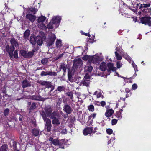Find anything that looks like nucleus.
<instances>
[{"label": "nucleus", "instance_id": "obj_1", "mask_svg": "<svg viewBox=\"0 0 151 151\" xmlns=\"http://www.w3.org/2000/svg\"><path fill=\"white\" fill-rule=\"evenodd\" d=\"M61 18L59 16H55L53 17L50 22L47 25L48 29H55L59 26Z\"/></svg>", "mask_w": 151, "mask_h": 151}, {"label": "nucleus", "instance_id": "obj_2", "mask_svg": "<svg viewBox=\"0 0 151 151\" xmlns=\"http://www.w3.org/2000/svg\"><path fill=\"white\" fill-rule=\"evenodd\" d=\"M51 110L50 108L48 109H45L46 114H42V117L44 121L46 122L45 125H51V121L50 120L46 118V116L47 117H50V114L51 113Z\"/></svg>", "mask_w": 151, "mask_h": 151}, {"label": "nucleus", "instance_id": "obj_3", "mask_svg": "<svg viewBox=\"0 0 151 151\" xmlns=\"http://www.w3.org/2000/svg\"><path fill=\"white\" fill-rule=\"evenodd\" d=\"M58 115L56 112H53L51 115V118L53 119L52 120V123L53 125H59L60 124V122L59 120Z\"/></svg>", "mask_w": 151, "mask_h": 151}, {"label": "nucleus", "instance_id": "obj_4", "mask_svg": "<svg viewBox=\"0 0 151 151\" xmlns=\"http://www.w3.org/2000/svg\"><path fill=\"white\" fill-rule=\"evenodd\" d=\"M140 21L143 24L147 25L149 26H151V19L150 17H142L140 18Z\"/></svg>", "mask_w": 151, "mask_h": 151}, {"label": "nucleus", "instance_id": "obj_5", "mask_svg": "<svg viewBox=\"0 0 151 151\" xmlns=\"http://www.w3.org/2000/svg\"><path fill=\"white\" fill-rule=\"evenodd\" d=\"M56 38L55 35L54 34H50L47 41V44L49 46H51L54 43Z\"/></svg>", "mask_w": 151, "mask_h": 151}, {"label": "nucleus", "instance_id": "obj_6", "mask_svg": "<svg viewBox=\"0 0 151 151\" xmlns=\"http://www.w3.org/2000/svg\"><path fill=\"white\" fill-rule=\"evenodd\" d=\"M82 61L81 59H76L74 60V68L75 67L77 68H80L82 65Z\"/></svg>", "mask_w": 151, "mask_h": 151}, {"label": "nucleus", "instance_id": "obj_7", "mask_svg": "<svg viewBox=\"0 0 151 151\" xmlns=\"http://www.w3.org/2000/svg\"><path fill=\"white\" fill-rule=\"evenodd\" d=\"M107 70L109 72L111 71H114L116 69V68L114 66V64L113 63H108L107 64Z\"/></svg>", "mask_w": 151, "mask_h": 151}, {"label": "nucleus", "instance_id": "obj_8", "mask_svg": "<svg viewBox=\"0 0 151 151\" xmlns=\"http://www.w3.org/2000/svg\"><path fill=\"white\" fill-rule=\"evenodd\" d=\"M65 143L64 140H62L59 141L57 139H55L53 140L52 143L55 145H59L60 146H62Z\"/></svg>", "mask_w": 151, "mask_h": 151}, {"label": "nucleus", "instance_id": "obj_9", "mask_svg": "<svg viewBox=\"0 0 151 151\" xmlns=\"http://www.w3.org/2000/svg\"><path fill=\"white\" fill-rule=\"evenodd\" d=\"M11 43L12 45V47L10 48V51H13L14 50V47H17L18 46V44L17 42L14 39H12L11 41ZM11 56V54H10V56Z\"/></svg>", "mask_w": 151, "mask_h": 151}, {"label": "nucleus", "instance_id": "obj_10", "mask_svg": "<svg viewBox=\"0 0 151 151\" xmlns=\"http://www.w3.org/2000/svg\"><path fill=\"white\" fill-rule=\"evenodd\" d=\"M92 130V128L86 127L83 130V133L84 135H87L88 134L91 133Z\"/></svg>", "mask_w": 151, "mask_h": 151}, {"label": "nucleus", "instance_id": "obj_11", "mask_svg": "<svg viewBox=\"0 0 151 151\" xmlns=\"http://www.w3.org/2000/svg\"><path fill=\"white\" fill-rule=\"evenodd\" d=\"M114 111L112 109H107L105 113V115L106 117H109L111 116L114 114Z\"/></svg>", "mask_w": 151, "mask_h": 151}, {"label": "nucleus", "instance_id": "obj_12", "mask_svg": "<svg viewBox=\"0 0 151 151\" xmlns=\"http://www.w3.org/2000/svg\"><path fill=\"white\" fill-rule=\"evenodd\" d=\"M99 57L96 55L91 56L90 58V61L93 63H97L98 61Z\"/></svg>", "mask_w": 151, "mask_h": 151}, {"label": "nucleus", "instance_id": "obj_13", "mask_svg": "<svg viewBox=\"0 0 151 151\" xmlns=\"http://www.w3.org/2000/svg\"><path fill=\"white\" fill-rule=\"evenodd\" d=\"M27 18L31 22H33L36 19V17L29 14H28L26 16Z\"/></svg>", "mask_w": 151, "mask_h": 151}, {"label": "nucleus", "instance_id": "obj_14", "mask_svg": "<svg viewBox=\"0 0 151 151\" xmlns=\"http://www.w3.org/2000/svg\"><path fill=\"white\" fill-rule=\"evenodd\" d=\"M63 109L64 111L68 114H70L72 112V109L71 108L67 105H65Z\"/></svg>", "mask_w": 151, "mask_h": 151}, {"label": "nucleus", "instance_id": "obj_15", "mask_svg": "<svg viewBox=\"0 0 151 151\" xmlns=\"http://www.w3.org/2000/svg\"><path fill=\"white\" fill-rule=\"evenodd\" d=\"M42 43V40L41 37L39 36L36 37V43L39 45H41Z\"/></svg>", "mask_w": 151, "mask_h": 151}, {"label": "nucleus", "instance_id": "obj_16", "mask_svg": "<svg viewBox=\"0 0 151 151\" xmlns=\"http://www.w3.org/2000/svg\"><path fill=\"white\" fill-rule=\"evenodd\" d=\"M46 19V17H45L43 16H41L38 18L37 19V22L38 23L40 22L43 23Z\"/></svg>", "mask_w": 151, "mask_h": 151}, {"label": "nucleus", "instance_id": "obj_17", "mask_svg": "<svg viewBox=\"0 0 151 151\" xmlns=\"http://www.w3.org/2000/svg\"><path fill=\"white\" fill-rule=\"evenodd\" d=\"M100 69L102 71H105L107 69V66L104 62H103L101 64Z\"/></svg>", "mask_w": 151, "mask_h": 151}, {"label": "nucleus", "instance_id": "obj_18", "mask_svg": "<svg viewBox=\"0 0 151 151\" xmlns=\"http://www.w3.org/2000/svg\"><path fill=\"white\" fill-rule=\"evenodd\" d=\"M38 27L41 29L46 30L47 29V27L43 23H40L38 24L37 25Z\"/></svg>", "mask_w": 151, "mask_h": 151}, {"label": "nucleus", "instance_id": "obj_19", "mask_svg": "<svg viewBox=\"0 0 151 151\" xmlns=\"http://www.w3.org/2000/svg\"><path fill=\"white\" fill-rule=\"evenodd\" d=\"M36 37H35L33 36H31L30 37V42L33 45L36 44Z\"/></svg>", "mask_w": 151, "mask_h": 151}, {"label": "nucleus", "instance_id": "obj_20", "mask_svg": "<svg viewBox=\"0 0 151 151\" xmlns=\"http://www.w3.org/2000/svg\"><path fill=\"white\" fill-rule=\"evenodd\" d=\"M6 145L4 144L1 146L0 148V151H8Z\"/></svg>", "mask_w": 151, "mask_h": 151}, {"label": "nucleus", "instance_id": "obj_21", "mask_svg": "<svg viewBox=\"0 0 151 151\" xmlns=\"http://www.w3.org/2000/svg\"><path fill=\"white\" fill-rule=\"evenodd\" d=\"M38 11V9H35V8H30L28 9V12L29 13L32 12L34 14H35V13Z\"/></svg>", "mask_w": 151, "mask_h": 151}, {"label": "nucleus", "instance_id": "obj_22", "mask_svg": "<svg viewBox=\"0 0 151 151\" xmlns=\"http://www.w3.org/2000/svg\"><path fill=\"white\" fill-rule=\"evenodd\" d=\"M56 45L57 47H60L62 45L61 40H57Z\"/></svg>", "mask_w": 151, "mask_h": 151}, {"label": "nucleus", "instance_id": "obj_23", "mask_svg": "<svg viewBox=\"0 0 151 151\" xmlns=\"http://www.w3.org/2000/svg\"><path fill=\"white\" fill-rule=\"evenodd\" d=\"M30 33V31L29 30H27L25 31L24 34V37L26 39L28 38Z\"/></svg>", "mask_w": 151, "mask_h": 151}, {"label": "nucleus", "instance_id": "obj_24", "mask_svg": "<svg viewBox=\"0 0 151 151\" xmlns=\"http://www.w3.org/2000/svg\"><path fill=\"white\" fill-rule=\"evenodd\" d=\"M74 71H70L69 69H68V78L70 81L71 78L73 73Z\"/></svg>", "mask_w": 151, "mask_h": 151}, {"label": "nucleus", "instance_id": "obj_25", "mask_svg": "<svg viewBox=\"0 0 151 151\" xmlns=\"http://www.w3.org/2000/svg\"><path fill=\"white\" fill-rule=\"evenodd\" d=\"M85 70L86 71H88L89 72H91L93 68L92 66L91 65L85 66Z\"/></svg>", "mask_w": 151, "mask_h": 151}, {"label": "nucleus", "instance_id": "obj_26", "mask_svg": "<svg viewBox=\"0 0 151 151\" xmlns=\"http://www.w3.org/2000/svg\"><path fill=\"white\" fill-rule=\"evenodd\" d=\"M20 53L22 56L25 58H26L27 52L26 51L23 50H21L20 51Z\"/></svg>", "mask_w": 151, "mask_h": 151}, {"label": "nucleus", "instance_id": "obj_27", "mask_svg": "<svg viewBox=\"0 0 151 151\" xmlns=\"http://www.w3.org/2000/svg\"><path fill=\"white\" fill-rule=\"evenodd\" d=\"M30 84L27 81H24L23 82L22 86L23 88L29 86Z\"/></svg>", "mask_w": 151, "mask_h": 151}, {"label": "nucleus", "instance_id": "obj_28", "mask_svg": "<svg viewBox=\"0 0 151 151\" xmlns=\"http://www.w3.org/2000/svg\"><path fill=\"white\" fill-rule=\"evenodd\" d=\"M94 95H97V98H100L102 96V93L100 92H98V91H95L94 93Z\"/></svg>", "mask_w": 151, "mask_h": 151}, {"label": "nucleus", "instance_id": "obj_29", "mask_svg": "<svg viewBox=\"0 0 151 151\" xmlns=\"http://www.w3.org/2000/svg\"><path fill=\"white\" fill-rule=\"evenodd\" d=\"M34 51H33L32 52H27V55L26 58H30L33 55Z\"/></svg>", "mask_w": 151, "mask_h": 151}, {"label": "nucleus", "instance_id": "obj_30", "mask_svg": "<svg viewBox=\"0 0 151 151\" xmlns=\"http://www.w3.org/2000/svg\"><path fill=\"white\" fill-rule=\"evenodd\" d=\"M116 117L119 119H121L122 118V116L121 115V111H118L116 112Z\"/></svg>", "mask_w": 151, "mask_h": 151}, {"label": "nucleus", "instance_id": "obj_31", "mask_svg": "<svg viewBox=\"0 0 151 151\" xmlns=\"http://www.w3.org/2000/svg\"><path fill=\"white\" fill-rule=\"evenodd\" d=\"M39 130L37 129H34L32 131V133L35 136H37L39 134Z\"/></svg>", "mask_w": 151, "mask_h": 151}, {"label": "nucleus", "instance_id": "obj_32", "mask_svg": "<svg viewBox=\"0 0 151 151\" xmlns=\"http://www.w3.org/2000/svg\"><path fill=\"white\" fill-rule=\"evenodd\" d=\"M90 83L89 80H85L83 81V84L86 86H88Z\"/></svg>", "mask_w": 151, "mask_h": 151}, {"label": "nucleus", "instance_id": "obj_33", "mask_svg": "<svg viewBox=\"0 0 151 151\" xmlns=\"http://www.w3.org/2000/svg\"><path fill=\"white\" fill-rule=\"evenodd\" d=\"M124 58L127 60L129 63H131V58L127 54L124 55Z\"/></svg>", "mask_w": 151, "mask_h": 151}, {"label": "nucleus", "instance_id": "obj_34", "mask_svg": "<svg viewBox=\"0 0 151 151\" xmlns=\"http://www.w3.org/2000/svg\"><path fill=\"white\" fill-rule=\"evenodd\" d=\"M124 58L127 60L129 63H131V58L127 54L124 55Z\"/></svg>", "mask_w": 151, "mask_h": 151}, {"label": "nucleus", "instance_id": "obj_35", "mask_svg": "<svg viewBox=\"0 0 151 151\" xmlns=\"http://www.w3.org/2000/svg\"><path fill=\"white\" fill-rule=\"evenodd\" d=\"M150 3H148L147 4H141V8H146L147 7H149L150 6Z\"/></svg>", "mask_w": 151, "mask_h": 151}, {"label": "nucleus", "instance_id": "obj_36", "mask_svg": "<svg viewBox=\"0 0 151 151\" xmlns=\"http://www.w3.org/2000/svg\"><path fill=\"white\" fill-rule=\"evenodd\" d=\"M91 56L85 55L83 57V59L84 60H88L89 62L90 61V58Z\"/></svg>", "mask_w": 151, "mask_h": 151}, {"label": "nucleus", "instance_id": "obj_37", "mask_svg": "<svg viewBox=\"0 0 151 151\" xmlns=\"http://www.w3.org/2000/svg\"><path fill=\"white\" fill-rule=\"evenodd\" d=\"M88 109L90 111L93 112L94 109V106L93 105H90L88 106Z\"/></svg>", "mask_w": 151, "mask_h": 151}, {"label": "nucleus", "instance_id": "obj_38", "mask_svg": "<svg viewBox=\"0 0 151 151\" xmlns=\"http://www.w3.org/2000/svg\"><path fill=\"white\" fill-rule=\"evenodd\" d=\"M48 74L50 76H55L57 75V73L55 72L49 71L48 72Z\"/></svg>", "mask_w": 151, "mask_h": 151}, {"label": "nucleus", "instance_id": "obj_39", "mask_svg": "<svg viewBox=\"0 0 151 151\" xmlns=\"http://www.w3.org/2000/svg\"><path fill=\"white\" fill-rule=\"evenodd\" d=\"M60 67L61 69H62L64 72H66V65L64 64H62L61 65Z\"/></svg>", "mask_w": 151, "mask_h": 151}, {"label": "nucleus", "instance_id": "obj_40", "mask_svg": "<svg viewBox=\"0 0 151 151\" xmlns=\"http://www.w3.org/2000/svg\"><path fill=\"white\" fill-rule=\"evenodd\" d=\"M4 51L5 52H6L8 54V55L9 56V45L6 46V49L4 50Z\"/></svg>", "mask_w": 151, "mask_h": 151}, {"label": "nucleus", "instance_id": "obj_41", "mask_svg": "<svg viewBox=\"0 0 151 151\" xmlns=\"http://www.w3.org/2000/svg\"><path fill=\"white\" fill-rule=\"evenodd\" d=\"M115 55L116 56L117 60H120L122 59V57L120 55L118 54L117 52H115Z\"/></svg>", "mask_w": 151, "mask_h": 151}, {"label": "nucleus", "instance_id": "obj_42", "mask_svg": "<svg viewBox=\"0 0 151 151\" xmlns=\"http://www.w3.org/2000/svg\"><path fill=\"white\" fill-rule=\"evenodd\" d=\"M48 59L45 58L42 60H41V63L43 64H46L48 62Z\"/></svg>", "mask_w": 151, "mask_h": 151}, {"label": "nucleus", "instance_id": "obj_43", "mask_svg": "<svg viewBox=\"0 0 151 151\" xmlns=\"http://www.w3.org/2000/svg\"><path fill=\"white\" fill-rule=\"evenodd\" d=\"M9 112V109L8 108L6 109L4 111V115L6 116L8 115Z\"/></svg>", "mask_w": 151, "mask_h": 151}, {"label": "nucleus", "instance_id": "obj_44", "mask_svg": "<svg viewBox=\"0 0 151 151\" xmlns=\"http://www.w3.org/2000/svg\"><path fill=\"white\" fill-rule=\"evenodd\" d=\"M36 107V105L35 103H33L31 105L30 109L33 110Z\"/></svg>", "mask_w": 151, "mask_h": 151}, {"label": "nucleus", "instance_id": "obj_45", "mask_svg": "<svg viewBox=\"0 0 151 151\" xmlns=\"http://www.w3.org/2000/svg\"><path fill=\"white\" fill-rule=\"evenodd\" d=\"M51 125H45L46 129L47 132H49L50 130Z\"/></svg>", "mask_w": 151, "mask_h": 151}, {"label": "nucleus", "instance_id": "obj_46", "mask_svg": "<svg viewBox=\"0 0 151 151\" xmlns=\"http://www.w3.org/2000/svg\"><path fill=\"white\" fill-rule=\"evenodd\" d=\"M106 132L108 134H112L113 132V131L111 129H108L106 130Z\"/></svg>", "mask_w": 151, "mask_h": 151}, {"label": "nucleus", "instance_id": "obj_47", "mask_svg": "<svg viewBox=\"0 0 151 151\" xmlns=\"http://www.w3.org/2000/svg\"><path fill=\"white\" fill-rule=\"evenodd\" d=\"M117 68H119L122 66V64L121 63L120 61H118L117 62Z\"/></svg>", "mask_w": 151, "mask_h": 151}, {"label": "nucleus", "instance_id": "obj_48", "mask_svg": "<svg viewBox=\"0 0 151 151\" xmlns=\"http://www.w3.org/2000/svg\"><path fill=\"white\" fill-rule=\"evenodd\" d=\"M117 122V120L115 119L112 120L111 121V124L112 125H114L116 124Z\"/></svg>", "mask_w": 151, "mask_h": 151}, {"label": "nucleus", "instance_id": "obj_49", "mask_svg": "<svg viewBox=\"0 0 151 151\" xmlns=\"http://www.w3.org/2000/svg\"><path fill=\"white\" fill-rule=\"evenodd\" d=\"M64 88L63 86H60L58 87L57 89V90L60 92H61L64 90Z\"/></svg>", "mask_w": 151, "mask_h": 151}, {"label": "nucleus", "instance_id": "obj_50", "mask_svg": "<svg viewBox=\"0 0 151 151\" xmlns=\"http://www.w3.org/2000/svg\"><path fill=\"white\" fill-rule=\"evenodd\" d=\"M41 75L42 76H44L48 75V72L42 71L41 73Z\"/></svg>", "mask_w": 151, "mask_h": 151}, {"label": "nucleus", "instance_id": "obj_51", "mask_svg": "<svg viewBox=\"0 0 151 151\" xmlns=\"http://www.w3.org/2000/svg\"><path fill=\"white\" fill-rule=\"evenodd\" d=\"M137 85L136 84H134L132 85V88L133 90H135L137 88Z\"/></svg>", "mask_w": 151, "mask_h": 151}, {"label": "nucleus", "instance_id": "obj_52", "mask_svg": "<svg viewBox=\"0 0 151 151\" xmlns=\"http://www.w3.org/2000/svg\"><path fill=\"white\" fill-rule=\"evenodd\" d=\"M13 56L16 58H18V53L17 51H15L14 52L13 54Z\"/></svg>", "mask_w": 151, "mask_h": 151}, {"label": "nucleus", "instance_id": "obj_53", "mask_svg": "<svg viewBox=\"0 0 151 151\" xmlns=\"http://www.w3.org/2000/svg\"><path fill=\"white\" fill-rule=\"evenodd\" d=\"M67 95L69 96L70 98H72L73 97V94L72 93L70 92H68L67 93Z\"/></svg>", "mask_w": 151, "mask_h": 151}, {"label": "nucleus", "instance_id": "obj_54", "mask_svg": "<svg viewBox=\"0 0 151 151\" xmlns=\"http://www.w3.org/2000/svg\"><path fill=\"white\" fill-rule=\"evenodd\" d=\"M132 65L133 66V67H134V70H135V69H136L137 68V66L134 63L133 61H132Z\"/></svg>", "mask_w": 151, "mask_h": 151}, {"label": "nucleus", "instance_id": "obj_55", "mask_svg": "<svg viewBox=\"0 0 151 151\" xmlns=\"http://www.w3.org/2000/svg\"><path fill=\"white\" fill-rule=\"evenodd\" d=\"M90 76L88 74H86L84 76V78L86 79H88L90 78Z\"/></svg>", "mask_w": 151, "mask_h": 151}, {"label": "nucleus", "instance_id": "obj_56", "mask_svg": "<svg viewBox=\"0 0 151 151\" xmlns=\"http://www.w3.org/2000/svg\"><path fill=\"white\" fill-rule=\"evenodd\" d=\"M100 103L101 104L102 106L104 107L106 105V103L104 101H102L101 102H100Z\"/></svg>", "mask_w": 151, "mask_h": 151}, {"label": "nucleus", "instance_id": "obj_57", "mask_svg": "<svg viewBox=\"0 0 151 151\" xmlns=\"http://www.w3.org/2000/svg\"><path fill=\"white\" fill-rule=\"evenodd\" d=\"M14 147L15 150L14 151H19V150L16 149V143H14Z\"/></svg>", "mask_w": 151, "mask_h": 151}, {"label": "nucleus", "instance_id": "obj_58", "mask_svg": "<svg viewBox=\"0 0 151 151\" xmlns=\"http://www.w3.org/2000/svg\"><path fill=\"white\" fill-rule=\"evenodd\" d=\"M9 96L7 94H5L3 96V97L6 99H7L9 97Z\"/></svg>", "mask_w": 151, "mask_h": 151}, {"label": "nucleus", "instance_id": "obj_59", "mask_svg": "<svg viewBox=\"0 0 151 151\" xmlns=\"http://www.w3.org/2000/svg\"><path fill=\"white\" fill-rule=\"evenodd\" d=\"M96 114L94 113H93L92 115H91V116L92 117L93 119L96 117Z\"/></svg>", "mask_w": 151, "mask_h": 151}, {"label": "nucleus", "instance_id": "obj_60", "mask_svg": "<svg viewBox=\"0 0 151 151\" xmlns=\"http://www.w3.org/2000/svg\"><path fill=\"white\" fill-rule=\"evenodd\" d=\"M95 104H96V105L99 106H100V105H101L100 102L99 101H96L95 102Z\"/></svg>", "mask_w": 151, "mask_h": 151}, {"label": "nucleus", "instance_id": "obj_61", "mask_svg": "<svg viewBox=\"0 0 151 151\" xmlns=\"http://www.w3.org/2000/svg\"><path fill=\"white\" fill-rule=\"evenodd\" d=\"M53 138H52V137H50V138L49 139V141H51V142H51V143H52V141H53Z\"/></svg>", "mask_w": 151, "mask_h": 151}, {"label": "nucleus", "instance_id": "obj_62", "mask_svg": "<svg viewBox=\"0 0 151 151\" xmlns=\"http://www.w3.org/2000/svg\"><path fill=\"white\" fill-rule=\"evenodd\" d=\"M61 132L62 133L66 134V131L65 130H63Z\"/></svg>", "mask_w": 151, "mask_h": 151}, {"label": "nucleus", "instance_id": "obj_63", "mask_svg": "<svg viewBox=\"0 0 151 151\" xmlns=\"http://www.w3.org/2000/svg\"><path fill=\"white\" fill-rule=\"evenodd\" d=\"M62 56V55H60L59 57L56 58V59L58 60Z\"/></svg>", "mask_w": 151, "mask_h": 151}, {"label": "nucleus", "instance_id": "obj_64", "mask_svg": "<svg viewBox=\"0 0 151 151\" xmlns=\"http://www.w3.org/2000/svg\"><path fill=\"white\" fill-rule=\"evenodd\" d=\"M84 34L86 36H88L89 37H90V35L89 34H88L87 33H84Z\"/></svg>", "mask_w": 151, "mask_h": 151}]
</instances>
